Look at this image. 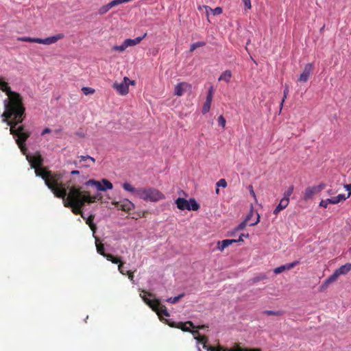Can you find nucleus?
<instances>
[{
	"mask_svg": "<svg viewBox=\"0 0 351 351\" xmlns=\"http://www.w3.org/2000/svg\"><path fill=\"white\" fill-rule=\"evenodd\" d=\"M206 327H207L206 326H205V325H202V326H198V328L202 329V328H206Z\"/></svg>",
	"mask_w": 351,
	"mask_h": 351,
	"instance_id": "bf43d9fd",
	"label": "nucleus"
},
{
	"mask_svg": "<svg viewBox=\"0 0 351 351\" xmlns=\"http://www.w3.org/2000/svg\"><path fill=\"white\" fill-rule=\"evenodd\" d=\"M84 166H85V167H90V165H84Z\"/></svg>",
	"mask_w": 351,
	"mask_h": 351,
	"instance_id": "e2e57ef3",
	"label": "nucleus"
},
{
	"mask_svg": "<svg viewBox=\"0 0 351 351\" xmlns=\"http://www.w3.org/2000/svg\"><path fill=\"white\" fill-rule=\"evenodd\" d=\"M189 210H194L196 211L199 210V204L196 202V200L194 198H191L189 200Z\"/></svg>",
	"mask_w": 351,
	"mask_h": 351,
	"instance_id": "a878e982",
	"label": "nucleus"
},
{
	"mask_svg": "<svg viewBox=\"0 0 351 351\" xmlns=\"http://www.w3.org/2000/svg\"><path fill=\"white\" fill-rule=\"evenodd\" d=\"M123 189L127 191L131 192L134 193L136 196L138 197V192L137 191L139 190V188H134L131 184L128 182H125L123 184Z\"/></svg>",
	"mask_w": 351,
	"mask_h": 351,
	"instance_id": "393cba45",
	"label": "nucleus"
},
{
	"mask_svg": "<svg viewBox=\"0 0 351 351\" xmlns=\"http://www.w3.org/2000/svg\"><path fill=\"white\" fill-rule=\"evenodd\" d=\"M179 328H181L183 331L189 332L190 331V328L187 327V325H189L190 327L194 328L193 324L189 321L185 323H180Z\"/></svg>",
	"mask_w": 351,
	"mask_h": 351,
	"instance_id": "c756f323",
	"label": "nucleus"
},
{
	"mask_svg": "<svg viewBox=\"0 0 351 351\" xmlns=\"http://www.w3.org/2000/svg\"><path fill=\"white\" fill-rule=\"evenodd\" d=\"M216 185L217 187H223L226 188L227 186V182L225 179H220L217 183Z\"/></svg>",
	"mask_w": 351,
	"mask_h": 351,
	"instance_id": "ea45409f",
	"label": "nucleus"
},
{
	"mask_svg": "<svg viewBox=\"0 0 351 351\" xmlns=\"http://www.w3.org/2000/svg\"><path fill=\"white\" fill-rule=\"evenodd\" d=\"M215 193H216L217 194H219V187H217V188L216 189Z\"/></svg>",
	"mask_w": 351,
	"mask_h": 351,
	"instance_id": "052dcab7",
	"label": "nucleus"
},
{
	"mask_svg": "<svg viewBox=\"0 0 351 351\" xmlns=\"http://www.w3.org/2000/svg\"><path fill=\"white\" fill-rule=\"evenodd\" d=\"M326 184L324 183H321L318 185L308 186L304 190L303 194V199L305 202L311 199L315 195L319 193L324 189H325Z\"/></svg>",
	"mask_w": 351,
	"mask_h": 351,
	"instance_id": "6e6552de",
	"label": "nucleus"
},
{
	"mask_svg": "<svg viewBox=\"0 0 351 351\" xmlns=\"http://www.w3.org/2000/svg\"><path fill=\"white\" fill-rule=\"evenodd\" d=\"M259 221H260V216L258 214H257V219H256V221L250 223V226H254L256 225L259 222Z\"/></svg>",
	"mask_w": 351,
	"mask_h": 351,
	"instance_id": "603ef678",
	"label": "nucleus"
},
{
	"mask_svg": "<svg viewBox=\"0 0 351 351\" xmlns=\"http://www.w3.org/2000/svg\"><path fill=\"white\" fill-rule=\"evenodd\" d=\"M189 200L182 198V197H178L176 200V204L177 206V208L179 210H189Z\"/></svg>",
	"mask_w": 351,
	"mask_h": 351,
	"instance_id": "6ab92c4d",
	"label": "nucleus"
},
{
	"mask_svg": "<svg viewBox=\"0 0 351 351\" xmlns=\"http://www.w3.org/2000/svg\"><path fill=\"white\" fill-rule=\"evenodd\" d=\"M263 314L267 315H275V316H280L283 314L282 311H269L266 310L263 312Z\"/></svg>",
	"mask_w": 351,
	"mask_h": 351,
	"instance_id": "473e14b6",
	"label": "nucleus"
},
{
	"mask_svg": "<svg viewBox=\"0 0 351 351\" xmlns=\"http://www.w3.org/2000/svg\"><path fill=\"white\" fill-rule=\"evenodd\" d=\"M246 224L247 223L244 221L243 222H241L237 228H236V230L237 231H239V230H241L243 229H244L246 226Z\"/></svg>",
	"mask_w": 351,
	"mask_h": 351,
	"instance_id": "c03bdc74",
	"label": "nucleus"
},
{
	"mask_svg": "<svg viewBox=\"0 0 351 351\" xmlns=\"http://www.w3.org/2000/svg\"><path fill=\"white\" fill-rule=\"evenodd\" d=\"M0 90H1V89L0 88Z\"/></svg>",
	"mask_w": 351,
	"mask_h": 351,
	"instance_id": "0e129e2a",
	"label": "nucleus"
},
{
	"mask_svg": "<svg viewBox=\"0 0 351 351\" xmlns=\"http://www.w3.org/2000/svg\"><path fill=\"white\" fill-rule=\"evenodd\" d=\"M113 204L117 207L118 209L128 212L134 208V204L128 199H124L121 202H116Z\"/></svg>",
	"mask_w": 351,
	"mask_h": 351,
	"instance_id": "4468645a",
	"label": "nucleus"
},
{
	"mask_svg": "<svg viewBox=\"0 0 351 351\" xmlns=\"http://www.w3.org/2000/svg\"><path fill=\"white\" fill-rule=\"evenodd\" d=\"M128 276V278L131 280V281H134V273L131 271H128L127 270V274H125Z\"/></svg>",
	"mask_w": 351,
	"mask_h": 351,
	"instance_id": "49530a36",
	"label": "nucleus"
},
{
	"mask_svg": "<svg viewBox=\"0 0 351 351\" xmlns=\"http://www.w3.org/2000/svg\"><path fill=\"white\" fill-rule=\"evenodd\" d=\"M249 190H250V194L255 198L256 194L254 191L253 186L252 185L249 186Z\"/></svg>",
	"mask_w": 351,
	"mask_h": 351,
	"instance_id": "3c124183",
	"label": "nucleus"
},
{
	"mask_svg": "<svg viewBox=\"0 0 351 351\" xmlns=\"http://www.w3.org/2000/svg\"><path fill=\"white\" fill-rule=\"evenodd\" d=\"M101 182L104 184V185L101 184V183L99 181L95 180H89L86 182V185H91L94 186L97 188L98 191H105L107 189H112L113 185L112 184L108 181L106 179H102Z\"/></svg>",
	"mask_w": 351,
	"mask_h": 351,
	"instance_id": "9d476101",
	"label": "nucleus"
},
{
	"mask_svg": "<svg viewBox=\"0 0 351 351\" xmlns=\"http://www.w3.org/2000/svg\"><path fill=\"white\" fill-rule=\"evenodd\" d=\"M143 293H144L145 295H141V297L142 298L144 302L146 303L150 308H152L154 311L156 312L159 316L164 315L165 317H169L170 315L166 306L161 304L158 299L151 300L147 298V295L153 297L154 295L152 293L146 292L145 291H143Z\"/></svg>",
	"mask_w": 351,
	"mask_h": 351,
	"instance_id": "423d86ee",
	"label": "nucleus"
},
{
	"mask_svg": "<svg viewBox=\"0 0 351 351\" xmlns=\"http://www.w3.org/2000/svg\"><path fill=\"white\" fill-rule=\"evenodd\" d=\"M82 91L86 95L93 94L95 93V89L90 87H83L82 88Z\"/></svg>",
	"mask_w": 351,
	"mask_h": 351,
	"instance_id": "f704fd0d",
	"label": "nucleus"
},
{
	"mask_svg": "<svg viewBox=\"0 0 351 351\" xmlns=\"http://www.w3.org/2000/svg\"><path fill=\"white\" fill-rule=\"evenodd\" d=\"M351 271V263H348L336 269L335 272L326 279V283L336 281L341 275H346Z\"/></svg>",
	"mask_w": 351,
	"mask_h": 351,
	"instance_id": "1a4fd4ad",
	"label": "nucleus"
},
{
	"mask_svg": "<svg viewBox=\"0 0 351 351\" xmlns=\"http://www.w3.org/2000/svg\"><path fill=\"white\" fill-rule=\"evenodd\" d=\"M136 84L135 81L134 80H130V81H128V86H129V84H131V85H134Z\"/></svg>",
	"mask_w": 351,
	"mask_h": 351,
	"instance_id": "6e6d98bb",
	"label": "nucleus"
},
{
	"mask_svg": "<svg viewBox=\"0 0 351 351\" xmlns=\"http://www.w3.org/2000/svg\"><path fill=\"white\" fill-rule=\"evenodd\" d=\"M63 34H58L56 36H53L51 37H48L46 38H31V37H20L18 38V40L23 42H29V43H36L43 45H49L56 43L58 40H61L64 38Z\"/></svg>",
	"mask_w": 351,
	"mask_h": 351,
	"instance_id": "0eeeda50",
	"label": "nucleus"
},
{
	"mask_svg": "<svg viewBox=\"0 0 351 351\" xmlns=\"http://www.w3.org/2000/svg\"><path fill=\"white\" fill-rule=\"evenodd\" d=\"M146 36L147 33H145L142 36L136 37L134 39L128 38L125 39L124 41L128 48V47H132L139 44L142 41V40L144 39Z\"/></svg>",
	"mask_w": 351,
	"mask_h": 351,
	"instance_id": "a211bd4d",
	"label": "nucleus"
},
{
	"mask_svg": "<svg viewBox=\"0 0 351 351\" xmlns=\"http://www.w3.org/2000/svg\"><path fill=\"white\" fill-rule=\"evenodd\" d=\"M346 199H348V197H346L344 194H339L336 197L322 199L319 202V206L326 208L329 204H337L340 202L345 201Z\"/></svg>",
	"mask_w": 351,
	"mask_h": 351,
	"instance_id": "9b49d317",
	"label": "nucleus"
},
{
	"mask_svg": "<svg viewBox=\"0 0 351 351\" xmlns=\"http://www.w3.org/2000/svg\"><path fill=\"white\" fill-rule=\"evenodd\" d=\"M210 106H211V102L205 101V103L203 106V108H202V113L204 114H206L207 112H209V110L210 109Z\"/></svg>",
	"mask_w": 351,
	"mask_h": 351,
	"instance_id": "c9c22d12",
	"label": "nucleus"
},
{
	"mask_svg": "<svg viewBox=\"0 0 351 351\" xmlns=\"http://www.w3.org/2000/svg\"><path fill=\"white\" fill-rule=\"evenodd\" d=\"M128 81H130V79L128 77H124L122 82H121V83L115 82V83H114L112 87L121 95H125L129 92V86H128Z\"/></svg>",
	"mask_w": 351,
	"mask_h": 351,
	"instance_id": "f8f14e48",
	"label": "nucleus"
},
{
	"mask_svg": "<svg viewBox=\"0 0 351 351\" xmlns=\"http://www.w3.org/2000/svg\"><path fill=\"white\" fill-rule=\"evenodd\" d=\"M71 182V181L70 180L64 184L66 190L70 186ZM102 197L100 193L90 195L88 191H82L79 187L71 186L69 193L66 192V195L62 198L63 199L65 207L71 208V210L75 215H81L82 207L86 203H93L97 200H101Z\"/></svg>",
	"mask_w": 351,
	"mask_h": 351,
	"instance_id": "7ed1b4c3",
	"label": "nucleus"
},
{
	"mask_svg": "<svg viewBox=\"0 0 351 351\" xmlns=\"http://www.w3.org/2000/svg\"><path fill=\"white\" fill-rule=\"evenodd\" d=\"M289 87L287 86H285V90H284V97L282 99V101L280 103V109H282V106H283V104L285 101V99L287 98L288 94H289Z\"/></svg>",
	"mask_w": 351,
	"mask_h": 351,
	"instance_id": "4c0bfd02",
	"label": "nucleus"
},
{
	"mask_svg": "<svg viewBox=\"0 0 351 351\" xmlns=\"http://www.w3.org/2000/svg\"><path fill=\"white\" fill-rule=\"evenodd\" d=\"M294 190L293 185H291L289 188L285 191L283 195V199L289 202V197L293 194Z\"/></svg>",
	"mask_w": 351,
	"mask_h": 351,
	"instance_id": "cd10ccee",
	"label": "nucleus"
},
{
	"mask_svg": "<svg viewBox=\"0 0 351 351\" xmlns=\"http://www.w3.org/2000/svg\"><path fill=\"white\" fill-rule=\"evenodd\" d=\"M72 175H79L80 174V171H77V170H73L71 171V173Z\"/></svg>",
	"mask_w": 351,
	"mask_h": 351,
	"instance_id": "4d7b16f0",
	"label": "nucleus"
},
{
	"mask_svg": "<svg viewBox=\"0 0 351 351\" xmlns=\"http://www.w3.org/2000/svg\"><path fill=\"white\" fill-rule=\"evenodd\" d=\"M60 131V130H56L55 132L58 133V132H59Z\"/></svg>",
	"mask_w": 351,
	"mask_h": 351,
	"instance_id": "680f3d73",
	"label": "nucleus"
},
{
	"mask_svg": "<svg viewBox=\"0 0 351 351\" xmlns=\"http://www.w3.org/2000/svg\"><path fill=\"white\" fill-rule=\"evenodd\" d=\"M184 295V293H181L178 296L173 297V298H169L167 300V302L171 303V304H176L182 298H183Z\"/></svg>",
	"mask_w": 351,
	"mask_h": 351,
	"instance_id": "2f4dec72",
	"label": "nucleus"
},
{
	"mask_svg": "<svg viewBox=\"0 0 351 351\" xmlns=\"http://www.w3.org/2000/svg\"><path fill=\"white\" fill-rule=\"evenodd\" d=\"M51 132V129H49V128H45V129L43 130V132H42V133H41V135H42V136H43V135H45V134H49V133H50Z\"/></svg>",
	"mask_w": 351,
	"mask_h": 351,
	"instance_id": "8fccbe9b",
	"label": "nucleus"
},
{
	"mask_svg": "<svg viewBox=\"0 0 351 351\" xmlns=\"http://www.w3.org/2000/svg\"><path fill=\"white\" fill-rule=\"evenodd\" d=\"M94 218H95V215H90L86 219V224L88 225L90 230L93 231V236H95V234L96 230H97V226L93 223Z\"/></svg>",
	"mask_w": 351,
	"mask_h": 351,
	"instance_id": "5701e85b",
	"label": "nucleus"
},
{
	"mask_svg": "<svg viewBox=\"0 0 351 351\" xmlns=\"http://www.w3.org/2000/svg\"><path fill=\"white\" fill-rule=\"evenodd\" d=\"M123 263H120V264L118 265V269L121 274L125 275L127 274V271L123 269Z\"/></svg>",
	"mask_w": 351,
	"mask_h": 351,
	"instance_id": "37998d69",
	"label": "nucleus"
},
{
	"mask_svg": "<svg viewBox=\"0 0 351 351\" xmlns=\"http://www.w3.org/2000/svg\"><path fill=\"white\" fill-rule=\"evenodd\" d=\"M138 197L146 202H157L165 199V195L154 187L139 188Z\"/></svg>",
	"mask_w": 351,
	"mask_h": 351,
	"instance_id": "20e7f679",
	"label": "nucleus"
},
{
	"mask_svg": "<svg viewBox=\"0 0 351 351\" xmlns=\"http://www.w3.org/2000/svg\"><path fill=\"white\" fill-rule=\"evenodd\" d=\"M126 48H127V46L125 45V41H123V43H122L121 45H120V46L115 45L112 47V49L114 51H118L122 52V51H125L126 49Z\"/></svg>",
	"mask_w": 351,
	"mask_h": 351,
	"instance_id": "72a5a7b5",
	"label": "nucleus"
},
{
	"mask_svg": "<svg viewBox=\"0 0 351 351\" xmlns=\"http://www.w3.org/2000/svg\"><path fill=\"white\" fill-rule=\"evenodd\" d=\"M193 334H197V336L195 337V339L197 340L198 342L201 343L203 344V348L204 349H206L207 350V348H208L209 346H206V343L208 342V337L205 335H201L197 331H193Z\"/></svg>",
	"mask_w": 351,
	"mask_h": 351,
	"instance_id": "4be33fe9",
	"label": "nucleus"
},
{
	"mask_svg": "<svg viewBox=\"0 0 351 351\" xmlns=\"http://www.w3.org/2000/svg\"><path fill=\"white\" fill-rule=\"evenodd\" d=\"M0 88L7 95V98L3 100L4 110H6V106L10 102L12 101L18 102L23 99L21 94L11 90L8 82L3 77H0Z\"/></svg>",
	"mask_w": 351,
	"mask_h": 351,
	"instance_id": "39448f33",
	"label": "nucleus"
},
{
	"mask_svg": "<svg viewBox=\"0 0 351 351\" xmlns=\"http://www.w3.org/2000/svg\"><path fill=\"white\" fill-rule=\"evenodd\" d=\"M204 8H205L207 14H208V11L212 12L213 15H219L222 13V9L219 7L212 9L207 5H204Z\"/></svg>",
	"mask_w": 351,
	"mask_h": 351,
	"instance_id": "bb28decb",
	"label": "nucleus"
},
{
	"mask_svg": "<svg viewBox=\"0 0 351 351\" xmlns=\"http://www.w3.org/2000/svg\"><path fill=\"white\" fill-rule=\"evenodd\" d=\"M31 167L35 169L36 176L41 177L47 187L52 191L57 197H64L66 194V189L62 182L63 177L60 172H52L41 167L43 160L41 156L38 154L34 156H27Z\"/></svg>",
	"mask_w": 351,
	"mask_h": 351,
	"instance_id": "f03ea898",
	"label": "nucleus"
},
{
	"mask_svg": "<svg viewBox=\"0 0 351 351\" xmlns=\"http://www.w3.org/2000/svg\"><path fill=\"white\" fill-rule=\"evenodd\" d=\"M207 350L208 351H226L225 349H223L222 347H220V346H219L217 348L209 346L208 348H207Z\"/></svg>",
	"mask_w": 351,
	"mask_h": 351,
	"instance_id": "79ce46f5",
	"label": "nucleus"
},
{
	"mask_svg": "<svg viewBox=\"0 0 351 351\" xmlns=\"http://www.w3.org/2000/svg\"><path fill=\"white\" fill-rule=\"evenodd\" d=\"M213 98V88L211 86L210 88V89L208 90V94H207V96H206V101H208V102H211L212 103Z\"/></svg>",
	"mask_w": 351,
	"mask_h": 351,
	"instance_id": "e433bc0d",
	"label": "nucleus"
},
{
	"mask_svg": "<svg viewBox=\"0 0 351 351\" xmlns=\"http://www.w3.org/2000/svg\"><path fill=\"white\" fill-rule=\"evenodd\" d=\"M81 217L84 219H86L87 218H86V216L84 215V214L83 213V212L81 213Z\"/></svg>",
	"mask_w": 351,
	"mask_h": 351,
	"instance_id": "13d9d810",
	"label": "nucleus"
},
{
	"mask_svg": "<svg viewBox=\"0 0 351 351\" xmlns=\"http://www.w3.org/2000/svg\"><path fill=\"white\" fill-rule=\"evenodd\" d=\"M79 158H80V162L90 160V161L93 162V163L95 162V159L90 156H79Z\"/></svg>",
	"mask_w": 351,
	"mask_h": 351,
	"instance_id": "58836bf2",
	"label": "nucleus"
},
{
	"mask_svg": "<svg viewBox=\"0 0 351 351\" xmlns=\"http://www.w3.org/2000/svg\"><path fill=\"white\" fill-rule=\"evenodd\" d=\"M253 215V211L252 210L250 213L246 217L245 221L247 223V221H249L251 219V216Z\"/></svg>",
	"mask_w": 351,
	"mask_h": 351,
	"instance_id": "864d4df0",
	"label": "nucleus"
},
{
	"mask_svg": "<svg viewBox=\"0 0 351 351\" xmlns=\"http://www.w3.org/2000/svg\"><path fill=\"white\" fill-rule=\"evenodd\" d=\"M232 77V73L230 70H226L219 76V81H224L227 83L230 82Z\"/></svg>",
	"mask_w": 351,
	"mask_h": 351,
	"instance_id": "b1692460",
	"label": "nucleus"
},
{
	"mask_svg": "<svg viewBox=\"0 0 351 351\" xmlns=\"http://www.w3.org/2000/svg\"><path fill=\"white\" fill-rule=\"evenodd\" d=\"M218 122H219V124L223 128H224L226 127V121L225 119V118L222 116V115H220L218 118Z\"/></svg>",
	"mask_w": 351,
	"mask_h": 351,
	"instance_id": "a19ab883",
	"label": "nucleus"
},
{
	"mask_svg": "<svg viewBox=\"0 0 351 351\" xmlns=\"http://www.w3.org/2000/svg\"><path fill=\"white\" fill-rule=\"evenodd\" d=\"M344 187L346 188V189L348 191V194L346 197H348V198L351 195V184H346L344 186Z\"/></svg>",
	"mask_w": 351,
	"mask_h": 351,
	"instance_id": "de8ad7c7",
	"label": "nucleus"
},
{
	"mask_svg": "<svg viewBox=\"0 0 351 351\" xmlns=\"http://www.w3.org/2000/svg\"><path fill=\"white\" fill-rule=\"evenodd\" d=\"M299 263L298 261H295L289 264H286L284 265H281L280 267H276L274 269V272L276 274H279L282 272H283L285 270H289L293 268L295 266H296Z\"/></svg>",
	"mask_w": 351,
	"mask_h": 351,
	"instance_id": "f3484780",
	"label": "nucleus"
},
{
	"mask_svg": "<svg viewBox=\"0 0 351 351\" xmlns=\"http://www.w3.org/2000/svg\"><path fill=\"white\" fill-rule=\"evenodd\" d=\"M206 45V43L205 42H203V41H199V42H196V43H193L191 45V47H190V52H193V51H195L197 48L198 47H204Z\"/></svg>",
	"mask_w": 351,
	"mask_h": 351,
	"instance_id": "7c9ffc66",
	"label": "nucleus"
},
{
	"mask_svg": "<svg viewBox=\"0 0 351 351\" xmlns=\"http://www.w3.org/2000/svg\"><path fill=\"white\" fill-rule=\"evenodd\" d=\"M95 239V245L97 248V252L100 255L103 256L104 257H106V256L108 254L105 252V248L103 243H101L99 241V239L97 237L93 236Z\"/></svg>",
	"mask_w": 351,
	"mask_h": 351,
	"instance_id": "aec40b11",
	"label": "nucleus"
},
{
	"mask_svg": "<svg viewBox=\"0 0 351 351\" xmlns=\"http://www.w3.org/2000/svg\"><path fill=\"white\" fill-rule=\"evenodd\" d=\"M191 88V85L186 82L178 83L175 86L174 94L177 96H182L184 93Z\"/></svg>",
	"mask_w": 351,
	"mask_h": 351,
	"instance_id": "dca6fc26",
	"label": "nucleus"
},
{
	"mask_svg": "<svg viewBox=\"0 0 351 351\" xmlns=\"http://www.w3.org/2000/svg\"><path fill=\"white\" fill-rule=\"evenodd\" d=\"M246 9H251L252 5H251V1L250 0H242Z\"/></svg>",
	"mask_w": 351,
	"mask_h": 351,
	"instance_id": "a18cd8bd",
	"label": "nucleus"
},
{
	"mask_svg": "<svg viewBox=\"0 0 351 351\" xmlns=\"http://www.w3.org/2000/svg\"><path fill=\"white\" fill-rule=\"evenodd\" d=\"M289 203V202H288L286 199L282 198L280 201L279 204L274 209V214L277 215L282 210L286 208L288 206Z\"/></svg>",
	"mask_w": 351,
	"mask_h": 351,
	"instance_id": "412c9836",
	"label": "nucleus"
},
{
	"mask_svg": "<svg viewBox=\"0 0 351 351\" xmlns=\"http://www.w3.org/2000/svg\"><path fill=\"white\" fill-rule=\"evenodd\" d=\"M330 283H326V280L324 281V282L322 284V285L320 287V291H323L326 288L328 287V286L330 285Z\"/></svg>",
	"mask_w": 351,
	"mask_h": 351,
	"instance_id": "09e8293b",
	"label": "nucleus"
},
{
	"mask_svg": "<svg viewBox=\"0 0 351 351\" xmlns=\"http://www.w3.org/2000/svg\"><path fill=\"white\" fill-rule=\"evenodd\" d=\"M248 236H249L248 234H247L246 235H245L244 234H241L240 235L239 239H225L221 242L219 241L218 242V245H219L218 249L220 251H223L226 247H228L229 245H230L231 244H232L234 243L243 241V237H248Z\"/></svg>",
	"mask_w": 351,
	"mask_h": 351,
	"instance_id": "ddd939ff",
	"label": "nucleus"
},
{
	"mask_svg": "<svg viewBox=\"0 0 351 351\" xmlns=\"http://www.w3.org/2000/svg\"><path fill=\"white\" fill-rule=\"evenodd\" d=\"M25 107L23 99L18 102L12 101L6 106L1 117L3 121L10 126V133L15 139L16 143L23 154L27 152L25 142L31 135V132L26 130L23 125H21L26 118Z\"/></svg>",
	"mask_w": 351,
	"mask_h": 351,
	"instance_id": "f257e3e1",
	"label": "nucleus"
},
{
	"mask_svg": "<svg viewBox=\"0 0 351 351\" xmlns=\"http://www.w3.org/2000/svg\"><path fill=\"white\" fill-rule=\"evenodd\" d=\"M335 192L332 189H329V190H328V191H327V193H328V195H334V194H335Z\"/></svg>",
	"mask_w": 351,
	"mask_h": 351,
	"instance_id": "5fc2aeb1",
	"label": "nucleus"
},
{
	"mask_svg": "<svg viewBox=\"0 0 351 351\" xmlns=\"http://www.w3.org/2000/svg\"><path fill=\"white\" fill-rule=\"evenodd\" d=\"M313 69V65L312 63L306 64L304 68L302 73L300 74L298 80L302 82H307L311 74L312 73Z\"/></svg>",
	"mask_w": 351,
	"mask_h": 351,
	"instance_id": "2eb2a0df",
	"label": "nucleus"
},
{
	"mask_svg": "<svg viewBox=\"0 0 351 351\" xmlns=\"http://www.w3.org/2000/svg\"><path fill=\"white\" fill-rule=\"evenodd\" d=\"M106 258L108 261H109L112 262V263H114V264H118V263H119V264H120V263H123L122 261H121V259H120V258H119V257L114 256H113V255H112V254H108L106 256Z\"/></svg>",
	"mask_w": 351,
	"mask_h": 351,
	"instance_id": "c85d7f7f",
	"label": "nucleus"
}]
</instances>
